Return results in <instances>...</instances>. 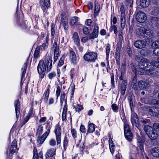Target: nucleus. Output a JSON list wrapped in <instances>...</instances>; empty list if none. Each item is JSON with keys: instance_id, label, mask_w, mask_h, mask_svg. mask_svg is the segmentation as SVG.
I'll list each match as a JSON object with an SVG mask.
<instances>
[{"instance_id": "obj_1", "label": "nucleus", "mask_w": 159, "mask_h": 159, "mask_svg": "<svg viewBox=\"0 0 159 159\" xmlns=\"http://www.w3.org/2000/svg\"><path fill=\"white\" fill-rule=\"evenodd\" d=\"M52 67V59L50 57L48 58H45L41 60L37 67L38 72L39 75V77L42 79L44 77L46 69L47 72L50 71Z\"/></svg>"}, {"instance_id": "obj_2", "label": "nucleus", "mask_w": 159, "mask_h": 159, "mask_svg": "<svg viewBox=\"0 0 159 159\" xmlns=\"http://www.w3.org/2000/svg\"><path fill=\"white\" fill-rule=\"evenodd\" d=\"M151 26L153 29L150 31V37L154 38L155 32L157 29H159V18L157 17H152L151 19Z\"/></svg>"}, {"instance_id": "obj_3", "label": "nucleus", "mask_w": 159, "mask_h": 159, "mask_svg": "<svg viewBox=\"0 0 159 159\" xmlns=\"http://www.w3.org/2000/svg\"><path fill=\"white\" fill-rule=\"evenodd\" d=\"M148 30L143 27H141L136 30L135 32L139 37L141 39L145 38L148 40L149 35Z\"/></svg>"}, {"instance_id": "obj_4", "label": "nucleus", "mask_w": 159, "mask_h": 159, "mask_svg": "<svg viewBox=\"0 0 159 159\" xmlns=\"http://www.w3.org/2000/svg\"><path fill=\"white\" fill-rule=\"evenodd\" d=\"M97 57V53L93 52H90L84 55V58L88 62H94Z\"/></svg>"}, {"instance_id": "obj_5", "label": "nucleus", "mask_w": 159, "mask_h": 159, "mask_svg": "<svg viewBox=\"0 0 159 159\" xmlns=\"http://www.w3.org/2000/svg\"><path fill=\"white\" fill-rule=\"evenodd\" d=\"M52 50L54 52V61L56 62L60 54L59 46L56 42H54L52 47Z\"/></svg>"}, {"instance_id": "obj_6", "label": "nucleus", "mask_w": 159, "mask_h": 159, "mask_svg": "<svg viewBox=\"0 0 159 159\" xmlns=\"http://www.w3.org/2000/svg\"><path fill=\"white\" fill-rule=\"evenodd\" d=\"M54 132H55L56 139L57 144H60L61 140V130L60 126L57 124L55 127Z\"/></svg>"}, {"instance_id": "obj_7", "label": "nucleus", "mask_w": 159, "mask_h": 159, "mask_svg": "<svg viewBox=\"0 0 159 159\" xmlns=\"http://www.w3.org/2000/svg\"><path fill=\"white\" fill-rule=\"evenodd\" d=\"M149 39L139 40L134 42V44L135 47L139 49L145 48L148 44Z\"/></svg>"}, {"instance_id": "obj_8", "label": "nucleus", "mask_w": 159, "mask_h": 159, "mask_svg": "<svg viewBox=\"0 0 159 159\" xmlns=\"http://www.w3.org/2000/svg\"><path fill=\"white\" fill-rule=\"evenodd\" d=\"M136 20L140 23H143L147 20V16L145 13L142 11L138 12L136 15Z\"/></svg>"}, {"instance_id": "obj_9", "label": "nucleus", "mask_w": 159, "mask_h": 159, "mask_svg": "<svg viewBox=\"0 0 159 159\" xmlns=\"http://www.w3.org/2000/svg\"><path fill=\"white\" fill-rule=\"evenodd\" d=\"M98 34V26L97 24H95L93 31L89 35V39H93L97 38Z\"/></svg>"}, {"instance_id": "obj_10", "label": "nucleus", "mask_w": 159, "mask_h": 159, "mask_svg": "<svg viewBox=\"0 0 159 159\" xmlns=\"http://www.w3.org/2000/svg\"><path fill=\"white\" fill-rule=\"evenodd\" d=\"M131 122L132 125L135 124V126L138 129L139 127V119L138 116L137 114L135 113H133L131 116Z\"/></svg>"}, {"instance_id": "obj_11", "label": "nucleus", "mask_w": 159, "mask_h": 159, "mask_svg": "<svg viewBox=\"0 0 159 159\" xmlns=\"http://www.w3.org/2000/svg\"><path fill=\"white\" fill-rule=\"evenodd\" d=\"M50 132V129L49 128L42 135L39 137L38 142L39 144H42L44 142V140L48 135ZM39 137V136H38Z\"/></svg>"}, {"instance_id": "obj_12", "label": "nucleus", "mask_w": 159, "mask_h": 159, "mask_svg": "<svg viewBox=\"0 0 159 159\" xmlns=\"http://www.w3.org/2000/svg\"><path fill=\"white\" fill-rule=\"evenodd\" d=\"M33 152V159H43L42 152L41 151L38 153L37 149L35 147H34Z\"/></svg>"}, {"instance_id": "obj_13", "label": "nucleus", "mask_w": 159, "mask_h": 159, "mask_svg": "<svg viewBox=\"0 0 159 159\" xmlns=\"http://www.w3.org/2000/svg\"><path fill=\"white\" fill-rule=\"evenodd\" d=\"M151 130L152 133L151 134L157 135V131H159V124L158 123H155L153 125V127H152L150 126V131Z\"/></svg>"}, {"instance_id": "obj_14", "label": "nucleus", "mask_w": 159, "mask_h": 159, "mask_svg": "<svg viewBox=\"0 0 159 159\" xmlns=\"http://www.w3.org/2000/svg\"><path fill=\"white\" fill-rule=\"evenodd\" d=\"M17 147L16 141L14 140L12 142L10 149L9 156L11 159L12 155L16 152Z\"/></svg>"}, {"instance_id": "obj_15", "label": "nucleus", "mask_w": 159, "mask_h": 159, "mask_svg": "<svg viewBox=\"0 0 159 159\" xmlns=\"http://www.w3.org/2000/svg\"><path fill=\"white\" fill-rule=\"evenodd\" d=\"M50 89V85H48L46 91L44 93L43 98L41 100H43L45 102H47L49 95V90Z\"/></svg>"}, {"instance_id": "obj_16", "label": "nucleus", "mask_w": 159, "mask_h": 159, "mask_svg": "<svg viewBox=\"0 0 159 159\" xmlns=\"http://www.w3.org/2000/svg\"><path fill=\"white\" fill-rule=\"evenodd\" d=\"M148 64L149 62L148 61L146 62L144 59L140 62L139 65L141 69L147 70H149Z\"/></svg>"}, {"instance_id": "obj_17", "label": "nucleus", "mask_w": 159, "mask_h": 159, "mask_svg": "<svg viewBox=\"0 0 159 159\" xmlns=\"http://www.w3.org/2000/svg\"><path fill=\"white\" fill-rule=\"evenodd\" d=\"M142 122L143 123L144 126L143 129L148 136L149 137V122L148 120L145 119L143 120Z\"/></svg>"}, {"instance_id": "obj_18", "label": "nucleus", "mask_w": 159, "mask_h": 159, "mask_svg": "<svg viewBox=\"0 0 159 159\" xmlns=\"http://www.w3.org/2000/svg\"><path fill=\"white\" fill-rule=\"evenodd\" d=\"M152 108L150 109V115L153 116H159V110L157 108L154 107H153Z\"/></svg>"}, {"instance_id": "obj_19", "label": "nucleus", "mask_w": 159, "mask_h": 159, "mask_svg": "<svg viewBox=\"0 0 159 159\" xmlns=\"http://www.w3.org/2000/svg\"><path fill=\"white\" fill-rule=\"evenodd\" d=\"M56 149L54 148L48 149L45 154L46 157H49L53 156L56 154Z\"/></svg>"}, {"instance_id": "obj_20", "label": "nucleus", "mask_w": 159, "mask_h": 159, "mask_svg": "<svg viewBox=\"0 0 159 159\" xmlns=\"http://www.w3.org/2000/svg\"><path fill=\"white\" fill-rule=\"evenodd\" d=\"M15 107L16 117L17 118L20 113V102L19 100H16L14 103Z\"/></svg>"}, {"instance_id": "obj_21", "label": "nucleus", "mask_w": 159, "mask_h": 159, "mask_svg": "<svg viewBox=\"0 0 159 159\" xmlns=\"http://www.w3.org/2000/svg\"><path fill=\"white\" fill-rule=\"evenodd\" d=\"M27 67V63H25L24 64L23 67L22 68L21 70L22 71L21 77V82H20V85H21L22 84L23 82L24 81L23 78L25 77V75L26 73V70Z\"/></svg>"}, {"instance_id": "obj_22", "label": "nucleus", "mask_w": 159, "mask_h": 159, "mask_svg": "<svg viewBox=\"0 0 159 159\" xmlns=\"http://www.w3.org/2000/svg\"><path fill=\"white\" fill-rule=\"evenodd\" d=\"M127 85V83L126 80H124L122 81L121 85V94L123 95H124L125 94Z\"/></svg>"}, {"instance_id": "obj_23", "label": "nucleus", "mask_w": 159, "mask_h": 159, "mask_svg": "<svg viewBox=\"0 0 159 159\" xmlns=\"http://www.w3.org/2000/svg\"><path fill=\"white\" fill-rule=\"evenodd\" d=\"M69 57L73 63H76V57L75 52L73 51L72 50L70 51Z\"/></svg>"}, {"instance_id": "obj_24", "label": "nucleus", "mask_w": 159, "mask_h": 159, "mask_svg": "<svg viewBox=\"0 0 159 159\" xmlns=\"http://www.w3.org/2000/svg\"><path fill=\"white\" fill-rule=\"evenodd\" d=\"M67 110V106L65 102V105L63 109V111L62 114V119L63 120H65L66 116V113Z\"/></svg>"}, {"instance_id": "obj_25", "label": "nucleus", "mask_w": 159, "mask_h": 159, "mask_svg": "<svg viewBox=\"0 0 159 159\" xmlns=\"http://www.w3.org/2000/svg\"><path fill=\"white\" fill-rule=\"evenodd\" d=\"M140 4L143 8L147 7L149 5V0H140Z\"/></svg>"}, {"instance_id": "obj_26", "label": "nucleus", "mask_w": 159, "mask_h": 159, "mask_svg": "<svg viewBox=\"0 0 159 159\" xmlns=\"http://www.w3.org/2000/svg\"><path fill=\"white\" fill-rule=\"evenodd\" d=\"M73 38L75 43L77 45L80 44V40L78 33L75 32L73 34Z\"/></svg>"}, {"instance_id": "obj_27", "label": "nucleus", "mask_w": 159, "mask_h": 159, "mask_svg": "<svg viewBox=\"0 0 159 159\" xmlns=\"http://www.w3.org/2000/svg\"><path fill=\"white\" fill-rule=\"evenodd\" d=\"M124 134L126 139L129 141H131L133 138V135L131 131Z\"/></svg>"}, {"instance_id": "obj_28", "label": "nucleus", "mask_w": 159, "mask_h": 159, "mask_svg": "<svg viewBox=\"0 0 159 159\" xmlns=\"http://www.w3.org/2000/svg\"><path fill=\"white\" fill-rule=\"evenodd\" d=\"M150 152L152 154L153 156H157L159 154V147H155L153 148L151 150Z\"/></svg>"}, {"instance_id": "obj_29", "label": "nucleus", "mask_w": 159, "mask_h": 159, "mask_svg": "<svg viewBox=\"0 0 159 159\" xmlns=\"http://www.w3.org/2000/svg\"><path fill=\"white\" fill-rule=\"evenodd\" d=\"M61 25L64 27V29L65 30H68V22L67 20L65 19L63 20H61Z\"/></svg>"}, {"instance_id": "obj_30", "label": "nucleus", "mask_w": 159, "mask_h": 159, "mask_svg": "<svg viewBox=\"0 0 159 159\" xmlns=\"http://www.w3.org/2000/svg\"><path fill=\"white\" fill-rule=\"evenodd\" d=\"M157 135L151 134V136H150V139H151V143L152 145H156L157 144V142L156 140V138Z\"/></svg>"}, {"instance_id": "obj_31", "label": "nucleus", "mask_w": 159, "mask_h": 159, "mask_svg": "<svg viewBox=\"0 0 159 159\" xmlns=\"http://www.w3.org/2000/svg\"><path fill=\"white\" fill-rule=\"evenodd\" d=\"M131 85L132 88L135 90L137 89V80L135 76L134 77L132 80Z\"/></svg>"}, {"instance_id": "obj_32", "label": "nucleus", "mask_w": 159, "mask_h": 159, "mask_svg": "<svg viewBox=\"0 0 159 159\" xmlns=\"http://www.w3.org/2000/svg\"><path fill=\"white\" fill-rule=\"evenodd\" d=\"M43 131V127L41 125H39L37 129L36 135L40 136L42 134Z\"/></svg>"}, {"instance_id": "obj_33", "label": "nucleus", "mask_w": 159, "mask_h": 159, "mask_svg": "<svg viewBox=\"0 0 159 159\" xmlns=\"http://www.w3.org/2000/svg\"><path fill=\"white\" fill-rule=\"evenodd\" d=\"M88 131L89 133H93L95 130V125L94 124L90 123L88 126Z\"/></svg>"}, {"instance_id": "obj_34", "label": "nucleus", "mask_w": 159, "mask_h": 159, "mask_svg": "<svg viewBox=\"0 0 159 159\" xmlns=\"http://www.w3.org/2000/svg\"><path fill=\"white\" fill-rule=\"evenodd\" d=\"M63 151H65L67 148V147L68 145V141L67 137L66 136L65 137L64 140L63 142Z\"/></svg>"}, {"instance_id": "obj_35", "label": "nucleus", "mask_w": 159, "mask_h": 159, "mask_svg": "<svg viewBox=\"0 0 159 159\" xmlns=\"http://www.w3.org/2000/svg\"><path fill=\"white\" fill-rule=\"evenodd\" d=\"M78 21V17L76 16L73 17L70 21V25L72 26L74 25Z\"/></svg>"}, {"instance_id": "obj_36", "label": "nucleus", "mask_w": 159, "mask_h": 159, "mask_svg": "<svg viewBox=\"0 0 159 159\" xmlns=\"http://www.w3.org/2000/svg\"><path fill=\"white\" fill-rule=\"evenodd\" d=\"M138 85L141 90L144 89H146L145 83L143 81H139L138 83Z\"/></svg>"}, {"instance_id": "obj_37", "label": "nucleus", "mask_w": 159, "mask_h": 159, "mask_svg": "<svg viewBox=\"0 0 159 159\" xmlns=\"http://www.w3.org/2000/svg\"><path fill=\"white\" fill-rule=\"evenodd\" d=\"M125 16H121L120 21L122 28H124L125 24Z\"/></svg>"}, {"instance_id": "obj_38", "label": "nucleus", "mask_w": 159, "mask_h": 159, "mask_svg": "<svg viewBox=\"0 0 159 159\" xmlns=\"http://www.w3.org/2000/svg\"><path fill=\"white\" fill-rule=\"evenodd\" d=\"M48 43H43L38 48L42 51L45 50L48 48Z\"/></svg>"}, {"instance_id": "obj_39", "label": "nucleus", "mask_w": 159, "mask_h": 159, "mask_svg": "<svg viewBox=\"0 0 159 159\" xmlns=\"http://www.w3.org/2000/svg\"><path fill=\"white\" fill-rule=\"evenodd\" d=\"M159 13V7H155L153 10L151 12V14L154 15L156 16L158 13Z\"/></svg>"}, {"instance_id": "obj_40", "label": "nucleus", "mask_w": 159, "mask_h": 159, "mask_svg": "<svg viewBox=\"0 0 159 159\" xmlns=\"http://www.w3.org/2000/svg\"><path fill=\"white\" fill-rule=\"evenodd\" d=\"M110 50V45L109 44H107L106 45V53L107 55V59L109 55Z\"/></svg>"}, {"instance_id": "obj_41", "label": "nucleus", "mask_w": 159, "mask_h": 159, "mask_svg": "<svg viewBox=\"0 0 159 159\" xmlns=\"http://www.w3.org/2000/svg\"><path fill=\"white\" fill-rule=\"evenodd\" d=\"M40 48H36L34 51V58H37L39 55Z\"/></svg>"}, {"instance_id": "obj_42", "label": "nucleus", "mask_w": 159, "mask_h": 159, "mask_svg": "<svg viewBox=\"0 0 159 159\" xmlns=\"http://www.w3.org/2000/svg\"><path fill=\"white\" fill-rule=\"evenodd\" d=\"M120 11L121 12V16H125V6L124 5H121Z\"/></svg>"}, {"instance_id": "obj_43", "label": "nucleus", "mask_w": 159, "mask_h": 159, "mask_svg": "<svg viewBox=\"0 0 159 159\" xmlns=\"http://www.w3.org/2000/svg\"><path fill=\"white\" fill-rule=\"evenodd\" d=\"M124 133H127L129 131H131L129 126L127 124H125L124 126Z\"/></svg>"}, {"instance_id": "obj_44", "label": "nucleus", "mask_w": 159, "mask_h": 159, "mask_svg": "<svg viewBox=\"0 0 159 159\" xmlns=\"http://www.w3.org/2000/svg\"><path fill=\"white\" fill-rule=\"evenodd\" d=\"M75 111L77 112H79L83 109V107L81 105L77 104L76 106L74 107Z\"/></svg>"}, {"instance_id": "obj_45", "label": "nucleus", "mask_w": 159, "mask_h": 159, "mask_svg": "<svg viewBox=\"0 0 159 159\" xmlns=\"http://www.w3.org/2000/svg\"><path fill=\"white\" fill-rule=\"evenodd\" d=\"M137 140L138 143L139 144V145H141V144H143L145 142L143 139L139 136H137Z\"/></svg>"}, {"instance_id": "obj_46", "label": "nucleus", "mask_w": 159, "mask_h": 159, "mask_svg": "<svg viewBox=\"0 0 159 159\" xmlns=\"http://www.w3.org/2000/svg\"><path fill=\"white\" fill-rule=\"evenodd\" d=\"M157 41L153 42L151 45V48L152 49H154L156 48H158L159 47V45L157 44Z\"/></svg>"}, {"instance_id": "obj_47", "label": "nucleus", "mask_w": 159, "mask_h": 159, "mask_svg": "<svg viewBox=\"0 0 159 159\" xmlns=\"http://www.w3.org/2000/svg\"><path fill=\"white\" fill-rule=\"evenodd\" d=\"M110 30L111 31L113 30L115 34H117L118 32L117 28L116 26L114 25H111L110 28Z\"/></svg>"}, {"instance_id": "obj_48", "label": "nucleus", "mask_w": 159, "mask_h": 159, "mask_svg": "<svg viewBox=\"0 0 159 159\" xmlns=\"http://www.w3.org/2000/svg\"><path fill=\"white\" fill-rule=\"evenodd\" d=\"M111 108L113 111L115 112L118 111V107L117 105L115 104H113L111 105Z\"/></svg>"}, {"instance_id": "obj_49", "label": "nucleus", "mask_w": 159, "mask_h": 159, "mask_svg": "<svg viewBox=\"0 0 159 159\" xmlns=\"http://www.w3.org/2000/svg\"><path fill=\"white\" fill-rule=\"evenodd\" d=\"M153 53L155 55L159 56V47L153 50Z\"/></svg>"}, {"instance_id": "obj_50", "label": "nucleus", "mask_w": 159, "mask_h": 159, "mask_svg": "<svg viewBox=\"0 0 159 159\" xmlns=\"http://www.w3.org/2000/svg\"><path fill=\"white\" fill-rule=\"evenodd\" d=\"M83 33L86 35H87L89 34L90 32L89 30L86 27H83Z\"/></svg>"}, {"instance_id": "obj_51", "label": "nucleus", "mask_w": 159, "mask_h": 159, "mask_svg": "<svg viewBox=\"0 0 159 159\" xmlns=\"http://www.w3.org/2000/svg\"><path fill=\"white\" fill-rule=\"evenodd\" d=\"M65 57L64 56H62L60 59L58 65L59 66H62L64 64V60Z\"/></svg>"}, {"instance_id": "obj_52", "label": "nucleus", "mask_w": 159, "mask_h": 159, "mask_svg": "<svg viewBox=\"0 0 159 159\" xmlns=\"http://www.w3.org/2000/svg\"><path fill=\"white\" fill-rule=\"evenodd\" d=\"M71 133L72 136L74 138H75L77 137L76 131L75 129H73L71 130Z\"/></svg>"}, {"instance_id": "obj_53", "label": "nucleus", "mask_w": 159, "mask_h": 159, "mask_svg": "<svg viewBox=\"0 0 159 159\" xmlns=\"http://www.w3.org/2000/svg\"><path fill=\"white\" fill-rule=\"evenodd\" d=\"M31 115V114H30V113H29L26 116L23 122V124H25L29 120Z\"/></svg>"}, {"instance_id": "obj_54", "label": "nucleus", "mask_w": 159, "mask_h": 159, "mask_svg": "<svg viewBox=\"0 0 159 159\" xmlns=\"http://www.w3.org/2000/svg\"><path fill=\"white\" fill-rule=\"evenodd\" d=\"M56 76V73L54 72H51L48 75V78L50 79H52L53 77Z\"/></svg>"}, {"instance_id": "obj_55", "label": "nucleus", "mask_w": 159, "mask_h": 159, "mask_svg": "<svg viewBox=\"0 0 159 159\" xmlns=\"http://www.w3.org/2000/svg\"><path fill=\"white\" fill-rule=\"evenodd\" d=\"M49 144L51 146H55L56 144L55 140L53 139H51L49 141Z\"/></svg>"}, {"instance_id": "obj_56", "label": "nucleus", "mask_w": 159, "mask_h": 159, "mask_svg": "<svg viewBox=\"0 0 159 159\" xmlns=\"http://www.w3.org/2000/svg\"><path fill=\"white\" fill-rule=\"evenodd\" d=\"M43 2L44 5L48 7L50 5V2L49 0H43Z\"/></svg>"}, {"instance_id": "obj_57", "label": "nucleus", "mask_w": 159, "mask_h": 159, "mask_svg": "<svg viewBox=\"0 0 159 159\" xmlns=\"http://www.w3.org/2000/svg\"><path fill=\"white\" fill-rule=\"evenodd\" d=\"M158 102V101L157 100H156V99H153L152 100L150 103V105H156V104H158V102Z\"/></svg>"}, {"instance_id": "obj_58", "label": "nucleus", "mask_w": 159, "mask_h": 159, "mask_svg": "<svg viewBox=\"0 0 159 159\" xmlns=\"http://www.w3.org/2000/svg\"><path fill=\"white\" fill-rule=\"evenodd\" d=\"M61 92V89L59 86H58L57 88L56 91V95L57 97V99L58 97L59 96Z\"/></svg>"}, {"instance_id": "obj_59", "label": "nucleus", "mask_w": 159, "mask_h": 159, "mask_svg": "<svg viewBox=\"0 0 159 159\" xmlns=\"http://www.w3.org/2000/svg\"><path fill=\"white\" fill-rule=\"evenodd\" d=\"M121 71L126 72V64L125 63H124L122 64L121 68Z\"/></svg>"}, {"instance_id": "obj_60", "label": "nucleus", "mask_w": 159, "mask_h": 159, "mask_svg": "<svg viewBox=\"0 0 159 159\" xmlns=\"http://www.w3.org/2000/svg\"><path fill=\"white\" fill-rule=\"evenodd\" d=\"M152 64H153L156 67L159 68V61H152Z\"/></svg>"}, {"instance_id": "obj_61", "label": "nucleus", "mask_w": 159, "mask_h": 159, "mask_svg": "<svg viewBox=\"0 0 159 159\" xmlns=\"http://www.w3.org/2000/svg\"><path fill=\"white\" fill-rule=\"evenodd\" d=\"M100 6L98 5H96L95 7L94 13H98L99 11Z\"/></svg>"}, {"instance_id": "obj_62", "label": "nucleus", "mask_w": 159, "mask_h": 159, "mask_svg": "<svg viewBox=\"0 0 159 159\" xmlns=\"http://www.w3.org/2000/svg\"><path fill=\"white\" fill-rule=\"evenodd\" d=\"M86 23L87 25L90 26L92 23V21L90 19H88L86 20Z\"/></svg>"}, {"instance_id": "obj_63", "label": "nucleus", "mask_w": 159, "mask_h": 159, "mask_svg": "<svg viewBox=\"0 0 159 159\" xmlns=\"http://www.w3.org/2000/svg\"><path fill=\"white\" fill-rule=\"evenodd\" d=\"M21 25L23 28H28L29 27H30L28 23H26V22H24L23 23L21 24Z\"/></svg>"}, {"instance_id": "obj_64", "label": "nucleus", "mask_w": 159, "mask_h": 159, "mask_svg": "<svg viewBox=\"0 0 159 159\" xmlns=\"http://www.w3.org/2000/svg\"><path fill=\"white\" fill-rule=\"evenodd\" d=\"M80 131L83 133H84L86 132L84 126L83 125H81L80 128Z\"/></svg>"}]
</instances>
